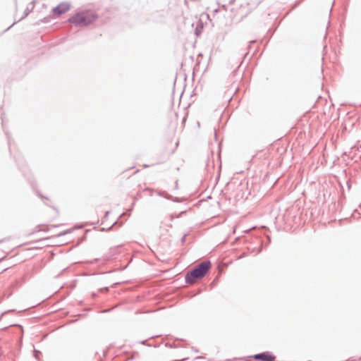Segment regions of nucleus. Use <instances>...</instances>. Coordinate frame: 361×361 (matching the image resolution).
<instances>
[{
    "label": "nucleus",
    "mask_w": 361,
    "mask_h": 361,
    "mask_svg": "<svg viewBox=\"0 0 361 361\" xmlns=\"http://www.w3.org/2000/svg\"><path fill=\"white\" fill-rule=\"evenodd\" d=\"M97 16L92 11H84L73 16L69 21L76 25L86 26L93 23L97 19Z\"/></svg>",
    "instance_id": "nucleus-1"
},
{
    "label": "nucleus",
    "mask_w": 361,
    "mask_h": 361,
    "mask_svg": "<svg viewBox=\"0 0 361 361\" xmlns=\"http://www.w3.org/2000/svg\"><path fill=\"white\" fill-rule=\"evenodd\" d=\"M211 268V263L209 261L200 264L195 269L188 273L185 280L189 283H194L197 279L202 278Z\"/></svg>",
    "instance_id": "nucleus-2"
},
{
    "label": "nucleus",
    "mask_w": 361,
    "mask_h": 361,
    "mask_svg": "<svg viewBox=\"0 0 361 361\" xmlns=\"http://www.w3.org/2000/svg\"><path fill=\"white\" fill-rule=\"evenodd\" d=\"M71 6L68 2H62L53 9V13L55 16H59L68 11Z\"/></svg>",
    "instance_id": "nucleus-3"
},
{
    "label": "nucleus",
    "mask_w": 361,
    "mask_h": 361,
    "mask_svg": "<svg viewBox=\"0 0 361 361\" xmlns=\"http://www.w3.org/2000/svg\"><path fill=\"white\" fill-rule=\"evenodd\" d=\"M254 357L262 361H274L276 358L275 356L268 352L255 355Z\"/></svg>",
    "instance_id": "nucleus-4"
},
{
    "label": "nucleus",
    "mask_w": 361,
    "mask_h": 361,
    "mask_svg": "<svg viewBox=\"0 0 361 361\" xmlns=\"http://www.w3.org/2000/svg\"><path fill=\"white\" fill-rule=\"evenodd\" d=\"M33 8H34V5H33L32 4H31V8H30V9L29 11H26V12L25 13L24 16H23L22 18H23V17H25V16H27V14L29 13V12H30V11H32V10L33 9Z\"/></svg>",
    "instance_id": "nucleus-5"
},
{
    "label": "nucleus",
    "mask_w": 361,
    "mask_h": 361,
    "mask_svg": "<svg viewBox=\"0 0 361 361\" xmlns=\"http://www.w3.org/2000/svg\"><path fill=\"white\" fill-rule=\"evenodd\" d=\"M187 360V358H183V359L180 360H173V361H185V360Z\"/></svg>",
    "instance_id": "nucleus-6"
}]
</instances>
